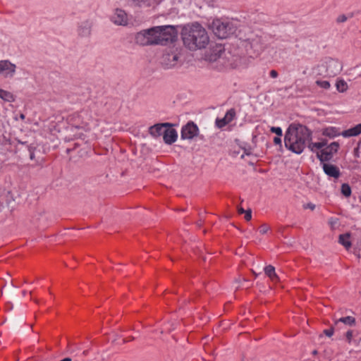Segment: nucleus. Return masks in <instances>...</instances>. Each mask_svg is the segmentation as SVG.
Returning <instances> with one entry per match:
<instances>
[{"mask_svg":"<svg viewBox=\"0 0 361 361\" xmlns=\"http://www.w3.org/2000/svg\"><path fill=\"white\" fill-rule=\"evenodd\" d=\"M167 127H170V123H157L149 128V133L154 137H157L161 135L164 136V131Z\"/></svg>","mask_w":361,"mask_h":361,"instance_id":"nucleus-15","label":"nucleus"},{"mask_svg":"<svg viewBox=\"0 0 361 361\" xmlns=\"http://www.w3.org/2000/svg\"><path fill=\"white\" fill-rule=\"evenodd\" d=\"M329 223L331 225V228H334V226L337 224V220L334 219H331Z\"/></svg>","mask_w":361,"mask_h":361,"instance_id":"nucleus-38","label":"nucleus"},{"mask_svg":"<svg viewBox=\"0 0 361 361\" xmlns=\"http://www.w3.org/2000/svg\"><path fill=\"white\" fill-rule=\"evenodd\" d=\"M177 37V31L172 25L155 26L142 30L137 32L135 42L140 46H150L155 44L165 45L173 42Z\"/></svg>","mask_w":361,"mask_h":361,"instance_id":"nucleus-1","label":"nucleus"},{"mask_svg":"<svg viewBox=\"0 0 361 361\" xmlns=\"http://www.w3.org/2000/svg\"><path fill=\"white\" fill-rule=\"evenodd\" d=\"M177 137L178 134L176 130L171 128V124H170V127L166 128L163 136L165 143L171 145L176 142Z\"/></svg>","mask_w":361,"mask_h":361,"instance_id":"nucleus-16","label":"nucleus"},{"mask_svg":"<svg viewBox=\"0 0 361 361\" xmlns=\"http://www.w3.org/2000/svg\"><path fill=\"white\" fill-rule=\"evenodd\" d=\"M353 16V13H350L349 16L342 14L337 17L336 21L338 23H342L345 22L348 19V18H352Z\"/></svg>","mask_w":361,"mask_h":361,"instance_id":"nucleus-28","label":"nucleus"},{"mask_svg":"<svg viewBox=\"0 0 361 361\" xmlns=\"http://www.w3.org/2000/svg\"><path fill=\"white\" fill-rule=\"evenodd\" d=\"M183 44L194 51L204 48L209 43L206 30L199 23L185 25L181 31Z\"/></svg>","mask_w":361,"mask_h":361,"instance_id":"nucleus-3","label":"nucleus"},{"mask_svg":"<svg viewBox=\"0 0 361 361\" xmlns=\"http://www.w3.org/2000/svg\"><path fill=\"white\" fill-rule=\"evenodd\" d=\"M264 272L269 277L271 281L277 282L279 279L275 272V268L271 265H268L264 268Z\"/></svg>","mask_w":361,"mask_h":361,"instance_id":"nucleus-18","label":"nucleus"},{"mask_svg":"<svg viewBox=\"0 0 361 361\" xmlns=\"http://www.w3.org/2000/svg\"><path fill=\"white\" fill-rule=\"evenodd\" d=\"M244 218L246 221H250L252 219V211L250 209L246 210Z\"/></svg>","mask_w":361,"mask_h":361,"instance_id":"nucleus-34","label":"nucleus"},{"mask_svg":"<svg viewBox=\"0 0 361 361\" xmlns=\"http://www.w3.org/2000/svg\"><path fill=\"white\" fill-rule=\"evenodd\" d=\"M91 26L90 24L87 22L84 23L82 25L80 26L78 32L79 35L82 37H87L90 35L91 32Z\"/></svg>","mask_w":361,"mask_h":361,"instance_id":"nucleus-19","label":"nucleus"},{"mask_svg":"<svg viewBox=\"0 0 361 361\" xmlns=\"http://www.w3.org/2000/svg\"><path fill=\"white\" fill-rule=\"evenodd\" d=\"M270 76H271V78H277V77H278V73H277V71H275V70H271V71H270Z\"/></svg>","mask_w":361,"mask_h":361,"instance_id":"nucleus-39","label":"nucleus"},{"mask_svg":"<svg viewBox=\"0 0 361 361\" xmlns=\"http://www.w3.org/2000/svg\"><path fill=\"white\" fill-rule=\"evenodd\" d=\"M303 208L305 209H310L311 210H314L315 209V204H314L313 203L309 202L306 204H304Z\"/></svg>","mask_w":361,"mask_h":361,"instance_id":"nucleus-35","label":"nucleus"},{"mask_svg":"<svg viewBox=\"0 0 361 361\" xmlns=\"http://www.w3.org/2000/svg\"><path fill=\"white\" fill-rule=\"evenodd\" d=\"M342 70V64L335 59H330L326 66V72L331 76L338 75Z\"/></svg>","mask_w":361,"mask_h":361,"instance_id":"nucleus-14","label":"nucleus"},{"mask_svg":"<svg viewBox=\"0 0 361 361\" xmlns=\"http://www.w3.org/2000/svg\"><path fill=\"white\" fill-rule=\"evenodd\" d=\"M25 115H24L23 114H20V119H22V120L25 119Z\"/></svg>","mask_w":361,"mask_h":361,"instance_id":"nucleus-43","label":"nucleus"},{"mask_svg":"<svg viewBox=\"0 0 361 361\" xmlns=\"http://www.w3.org/2000/svg\"><path fill=\"white\" fill-rule=\"evenodd\" d=\"M132 2L138 6H142L143 5H148L149 0H131Z\"/></svg>","mask_w":361,"mask_h":361,"instance_id":"nucleus-31","label":"nucleus"},{"mask_svg":"<svg viewBox=\"0 0 361 361\" xmlns=\"http://www.w3.org/2000/svg\"><path fill=\"white\" fill-rule=\"evenodd\" d=\"M324 134L329 136H334V135L331 134V132H329V129L326 130Z\"/></svg>","mask_w":361,"mask_h":361,"instance_id":"nucleus-42","label":"nucleus"},{"mask_svg":"<svg viewBox=\"0 0 361 361\" xmlns=\"http://www.w3.org/2000/svg\"><path fill=\"white\" fill-rule=\"evenodd\" d=\"M238 212L239 214H245V212H246V210H245L242 207H238Z\"/></svg>","mask_w":361,"mask_h":361,"instance_id":"nucleus-40","label":"nucleus"},{"mask_svg":"<svg viewBox=\"0 0 361 361\" xmlns=\"http://www.w3.org/2000/svg\"><path fill=\"white\" fill-rule=\"evenodd\" d=\"M243 46L250 56H258L263 50L262 39L258 36L245 39Z\"/></svg>","mask_w":361,"mask_h":361,"instance_id":"nucleus-6","label":"nucleus"},{"mask_svg":"<svg viewBox=\"0 0 361 361\" xmlns=\"http://www.w3.org/2000/svg\"><path fill=\"white\" fill-rule=\"evenodd\" d=\"M353 331L351 330H349L346 332L345 334V338H346V341L348 343H351V341H352V338H353Z\"/></svg>","mask_w":361,"mask_h":361,"instance_id":"nucleus-33","label":"nucleus"},{"mask_svg":"<svg viewBox=\"0 0 361 361\" xmlns=\"http://www.w3.org/2000/svg\"><path fill=\"white\" fill-rule=\"evenodd\" d=\"M336 90L339 92H345L348 88L347 82L343 79H338L336 83Z\"/></svg>","mask_w":361,"mask_h":361,"instance_id":"nucleus-22","label":"nucleus"},{"mask_svg":"<svg viewBox=\"0 0 361 361\" xmlns=\"http://www.w3.org/2000/svg\"><path fill=\"white\" fill-rule=\"evenodd\" d=\"M23 294L25 295L26 294V291H23Z\"/></svg>","mask_w":361,"mask_h":361,"instance_id":"nucleus-46","label":"nucleus"},{"mask_svg":"<svg viewBox=\"0 0 361 361\" xmlns=\"http://www.w3.org/2000/svg\"><path fill=\"white\" fill-rule=\"evenodd\" d=\"M71 343H68V348H70V347H71Z\"/></svg>","mask_w":361,"mask_h":361,"instance_id":"nucleus-45","label":"nucleus"},{"mask_svg":"<svg viewBox=\"0 0 361 361\" xmlns=\"http://www.w3.org/2000/svg\"><path fill=\"white\" fill-rule=\"evenodd\" d=\"M216 126L219 128H224L225 126H226L228 123V122L225 120L224 117L223 118H216Z\"/></svg>","mask_w":361,"mask_h":361,"instance_id":"nucleus-29","label":"nucleus"},{"mask_svg":"<svg viewBox=\"0 0 361 361\" xmlns=\"http://www.w3.org/2000/svg\"><path fill=\"white\" fill-rule=\"evenodd\" d=\"M111 21L118 25H126L128 23V16L126 13L122 10L117 8L111 17Z\"/></svg>","mask_w":361,"mask_h":361,"instance_id":"nucleus-13","label":"nucleus"},{"mask_svg":"<svg viewBox=\"0 0 361 361\" xmlns=\"http://www.w3.org/2000/svg\"><path fill=\"white\" fill-rule=\"evenodd\" d=\"M178 58L176 51H166L161 58V63L166 68H172L176 65Z\"/></svg>","mask_w":361,"mask_h":361,"instance_id":"nucleus-8","label":"nucleus"},{"mask_svg":"<svg viewBox=\"0 0 361 361\" xmlns=\"http://www.w3.org/2000/svg\"><path fill=\"white\" fill-rule=\"evenodd\" d=\"M322 169L324 173L329 177L334 179H338L341 176V171L339 168L332 164L322 162Z\"/></svg>","mask_w":361,"mask_h":361,"instance_id":"nucleus-11","label":"nucleus"},{"mask_svg":"<svg viewBox=\"0 0 361 361\" xmlns=\"http://www.w3.org/2000/svg\"><path fill=\"white\" fill-rule=\"evenodd\" d=\"M211 27L214 35L221 39L228 37L235 31V27L232 23L222 21L220 19L214 20L211 24Z\"/></svg>","mask_w":361,"mask_h":361,"instance_id":"nucleus-4","label":"nucleus"},{"mask_svg":"<svg viewBox=\"0 0 361 361\" xmlns=\"http://www.w3.org/2000/svg\"><path fill=\"white\" fill-rule=\"evenodd\" d=\"M310 139L311 133L306 126L300 124H291L286 132L285 146L293 152L300 154Z\"/></svg>","mask_w":361,"mask_h":361,"instance_id":"nucleus-2","label":"nucleus"},{"mask_svg":"<svg viewBox=\"0 0 361 361\" xmlns=\"http://www.w3.org/2000/svg\"><path fill=\"white\" fill-rule=\"evenodd\" d=\"M270 229V227L269 225L267 224H262L259 226V232L264 235V234H266Z\"/></svg>","mask_w":361,"mask_h":361,"instance_id":"nucleus-30","label":"nucleus"},{"mask_svg":"<svg viewBox=\"0 0 361 361\" xmlns=\"http://www.w3.org/2000/svg\"><path fill=\"white\" fill-rule=\"evenodd\" d=\"M324 334L326 336H327L330 337V336H331L333 335V334H334V329H333L332 328L329 329H325V330H324Z\"/></svg>","mask_w":361,"mask_h":361,"instance_id":"nucleus-36","label":"nucleus"},{"mask_svg":"<svg viewBox=\"0 0 361 361\" xmlns=\"http://www.w3.org/2000/svg\"><path fill=\"white\" fill-rule=\"evenodd\" d=\"M270 130L272 133H276L279 136H281L282 135V130L279 127H271Z\"/></svg>","mask_w":361,"mask_h":361,"instance_id":"nucleus-32","label":"nucleus"},{"mask_svg":"<svg viewBox=\"0 0 361 361\" xmlns=\"http://www.w3.org/2000/svg\"><path fill=\"white\" fill-rule=\"evenodd\" d=\"M236 116V113L234 109H229L225 114L224 118L228 122V123H230Z\"/></svg>","mask_w":361,"mask_h":361,"instance_id":"nucleus-24","label":"nucleus"},{"mask_svg":"<svg viewBox=\"0 0 361 361\" xmlns=\"http://www.w3.org/2000/svg\"><path fill=\"white\" fill-rule=\"evenodd\" d=\"M34 157H35V156H34V153H33V152H30V159H34Z\"/></svg>","mask_w":361,"mask_h":361,"instance_id":"nucleus-44","label":"nucleus"},{"mask_svg":"<svg viewBox=\"0 0 361 361\" xmlns=\"http://www.w3.org/2000/svg\"><path fill=\"white\" fill-rule=\"evenodd\" d=\"M133 340H134V337L131 336L130 338H124L123 342L127 343V342L133 341Z\"/></svg>","mask_w":361,"mask_h":361,"instance_id":"nucleus-41","label":"nucleus"},{"mask_svg":"<svg viewBox=\"0 0 361 361\" xmlns=\"http://www.w3.org/2000/svg\"><path fill=\"white\" fill-rule=\"evenodd\" d=\"M224 54V48L221 44H216L213 47L209 53L206 55L207 59L210 62H214L220 59Z\"/></svg>","mask_w":361,"mask_h":361,"instance_id":"nucleus-12","label":"nucleus"},{"mask_svg":"<svg viewBox=\"0 0 361 361\" xmlns=\"http://www.w3.org/2000/svg\"><path fill=\"white\" fill-rule=\"evenodd\" d=\"M316 84L319 86L320 87L323 88V89H325V90H328L331 87V85L330 83L326 81V80H317L316 81Z\"/></svg>","mask_w":361,"mask_h":361,"instance_id":"nucleus-27","label":"nucleus"},{"mask_svg":"<svg viewBox=\"0 0 361 361\" xmlns=\"http://www.w3.org/2000/svg\"><path fill=\"white\" fill-rule=\"evenodd\" d=\"M339 144L337 142H334L326 147L317 152V157L321 162L329 161L332 159L334 154L337 152Z\"/></svg>","mask_w":361,"mask_h":361,"instance_id":"nucleus-7","label":"nucleus"},{"mask_svg":"<svg viewBox=\"0 0 361 361\" xmlns=\"http://www.w3.org/2000/svg\"><path fill=\"white\" fill-rule=\"evenodd\" d=\"M198 127L193 122H189L185 125L181 130V138L183 140H191L197 135Z\"/></svg>","mask_w":361,"mask_h":361,"instance_id":"nucleus-9","label":"nucleus"},{"mask_svg":"<svg viewBox=\"0 0 361 361\" xmlns=\"http://www.w3.org/2000/svg\"><path fill=\"white\" fill-rule=\"evenodd\" d=\"M0 98L3 100L8 102H13L15 100L13 94L8 91L2 90L0 88Z\"/></svg>","mask_w":361,"mask_h":361,"instance_id":"nucleus-21","label":"nucleus"},{"mask_svg":"<svg viewBox=\"0 0 361 361\" xmlns=\"http://www.w3.org/2000/svg\"><path fill=\"white\" fill-rule=\"evenodd\" d=\"M341 193L345 197H349L351 195V188L348 183H343L341 185Z\"/></svg>","mask_w":361,"mask_h":361,"instance_id":"nucleus-25","label":"nucleus"},{"mask_svg":"<svg viewBox=\"0 0 361 361\" xmlns=\"http://www.w3.org/2000/svg\"><path fill=\"white\" fill-rule=\"evenodd\" d=\"M16 65L8 60L0 61V74L4 77H13L16 72Z\"/></svg>","mask_w":361,"mask_h":361,"instance_id":"nucleus-10","label":"nucleus"},{"mask_svg":"<svg viewBox=\"0 0 361 361\" xmlns=\"http://www.w3.org/2000/svg\"><path fill=\"white\" fill-rule=\"evenodd\" d=\"M350 233L341 234L339 235L338 242L343 245L347 250L351 247V243L349 240Z\"/></svg>","mask_w":361,"mask_h":361,"instance_id":"nucleus-20","label":"nucleus"},{"mask_svg":"<svg viewBox=\"0 0 361 361\" xmlns=\"http://www.w3.org/2000/svg\"><path fill=\"white\" fill-rule=\"evenodd\" d=\"M338 322H342L348 326H354L355 324V319L353 317L348 316L345 317H341L336 322V324Z\"/></svg>","mask_w":361,"mask_h":361,"instance_id":"nucleus-23","label":"nucleus"},{"mask_svg":"<svg viewBox=\"0 0 361 361\" xmlns=\"http://www.w3.org/2000/svg\"><path fill=\"white\" fill-rule=\"evenodd\" d=\"M281 137V136H279V135H278V137H275L274 138V144H275V145H281V137Z\"/></svg>","mask_w":361,"mask_h":361,"instance_id":"nucleus-37","label":"nucleus"},{"mask_svg":"<svg viewBox=\"0 0 361 361\" xmlns=\"http://www.w3.org/2000/svg\"><path fill=\"white\" fill-rule=\"evenodd\" d=\"M83 354L86 355V354H87V352H86V351H84V352H83Z\"/></svg>","mask_w":361,"mask_h":361,"instance_id":"nucleus-47","label":"nucleus"},{"mask_svg":"<svg viewBox=\"0 0 361 361\" xmlns=\"http://www.w3.org/2000/svg\"><path fill=\"white\" fill-rule=\"evenodd\" d=\"M361 133V123L342 132L343 137L357 136Z\"/></svg>","mask_w":361,"mask_h":361,"instance_id":"nucleus-17","label":"nucleus"},{"mask_svg":"<svg viewBox=\"0 0 361 361\" xmlns=\"http://www.w3.org/2000/svg\"><path fill=\"white\" fill-rule=\"evenodd\" d=\"M326 145V142H313V143H310L309 145V148L312 150V151H314V149H322Z\"/></svg>","mask_w":361,"mask_h":361,"instance_id":"nucleus-26","label":"nucleus"},{"mask_svg":"<svg viewBox=\"0 0 361 361\" xmlns=\"http://www.w3.org/2000/svg\"><path fill=\"white\" fill-rule=\"evenodd\" d=\"M92 119V111L87 109L73 114L71 118L77 128H82L86 131L90 130L89 124Z\"/></svg>","mask_w":361,"mask_h":361,"instance_id":"nucleus-5","label":"nucleus"}]
</instances>
